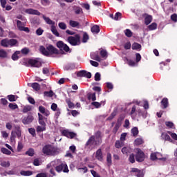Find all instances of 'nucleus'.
<instances>
[{"mask_svg": "<svg viewBox=\"0 0 177 177\" xmlns=\"http://www.w3.org/2000/svg\"><path fill=\"white\" fill-rule=\"evenodd\" d=\"M42 153L44 156H57L60 152L57 148L52 146V145H46L42 148Z\"/></svg>", "mask_w": 177, "mask_h": 177, "instance_id": "nucleus-1", "label": "nucleus"}, {"mask_svg": "<svg viewBox=\"0 0 177 177\" xmlns=\"http://www.w3.org/2000/svg\"><path fill=\"white\" fill-rule=\"evenodd\" d=\"M80 39H81V36H80V35H78V34L75 35V37L74 36H69L67 38L68 42L72 46H77V45H79L80 42Z\"/></svg>", "mask_w": 177, "mask_h": 177, "instance_id": "nucleus-2", "label": "nucleus"}, {"mask_svg": "<svg viewBox=\"0 0 177 177\" xmlns=\"http://www.w3.org/2000/svg\"><path fill=\"white\" fill-rule=\"evenodd\" d=\"M136 106H133L131 108V111L130 112V115H131V118L133 120H135L136 118V115H138V117H142L143 115V112L141 109H138L136 111ZM135 113H137L135 114Z\"/></svg>", "mask_w": 177, "mask_h": 177, "instance_id": "nucleus-3", "label": "nucleus"}, {"mask_svg": "<svg viewBox=\"0 0 177 177\" xmlns=\"http://www.w3.org/2000/svg\"><path fill=\"white\" fill-rule=\"evenodd\" d=\"M137 153L136 154V160L138 162H142V161H145V152H143V151H142V149L138 148L136 149Z\"/></svg>", "mask_w": 177, "mask_h": 177, "instance_id": "nucleus-4", "label": "nucleus"}, {"mask_svg": "<svg viewBox=\"0 0 177 177\" xmlns=\"http://www.w3.org/2000/svg\"><path fill=\"white\" fill-rule=\"evenodd\" d=\"M55 171L57 172H62L63 171V172L64 173H67L68 172V167L67 166V165L64 164V163H62L57 166L55 167Z\"/></svg>", "mask_w": 177, "mask_h": 177, "instance_id": "nucleus-5", "label": "nucleus"}, {"mask_svg": "<svg viewBox=\"0 0 177 177\" xmlns=\"http://www.w3.org/2000/svg\"><path fill=\"white\" fill-rule=\"evenodd\" d=\"M77 77H84L85 78H92V74L91 72H88L85 70L80 71L77 73Z\"/></svg>", "mask_w": 177, "mask_h": 177, "instance_id": "nucleus-6", "label": "nucleus"}, {"mask_svg": "<svg viewBox=\"0 0 177 177\" xmlns=\"http://www.w3.org/2000/svg\"><path fill=\"white\" fill-rule=\"evenodd\" d=\"M28 64H30L31 67H41L42 63L37 59H30L28 61Z\"/></svg>", "mask_w": 177, "mask_h": 177, "instance_id": "nucleus-7", "label": "nucleus"}, {"mask_svg": "<svg viewBox=\"0 0 177 177\" xmlns=\"http://www.w3.org/2000/svg\"><path fill=\"white\" fill-rule=\"evenodd\" d=\"M62 135L63 136H66V138H68L69 139H74L75 136H77V134L74 132H71L68 130H63L62 131Z\"/></svg>", "mask_w": 177, "mask_h": 177, "instance_id": "nucleus-8", "label": "nucleus"}, {"mask_svg": "<svg viewBox=\"0 0 177 177\" xmlns=\"http://www.w3.org/2000/svg\"><path fill=\"white\" fill-rule=\"evenodd\" d=\"M47 50H48V53L50 55H59V50L56 48L53 45L49 44L46 47Z\"/></svg>", "mask_w": 177, "mask_h": 177, "instance_id": "nucleus-9", "label": "nucleus"}, {"mask_svg": "<svg viewBox=\"0 0 177 177\" xmlns=\"http://www.w3.org/2000/svg\"><path fill=\"white\" fill-rule=\"evenodd\" d=\"M32 121H34V116L28 115L27 117L23 118L22 123L24 125H28V124H31Z\"/></svg>", "mask_w": 177, "mask_h": 177, "instance_id": "nucleus-10", "label": "nucleus"}, {"mask_svg": "<svg viewBox=\"0 0 177 177\" xmlns=\"http://www.w3.org/2000/svg\"><path fill=\"white\" fill-rule=\"evenodd\" d=\"M94 144L95 145H99L97 141L95 140V136H91L86 142V146H93Z\"/></svg>", "mask_w": 177, "mask_h": 177, "instance_id": "nucleus-11", "label": "nucleus"}, {"mask_svg": "<svg viewBox=\"0 0 177 177\" xmlns=\"http://www.w3.org/2000/svg\"><path fill=\"white\" fill-rule=\"evenodd\" d=\"M38 117H39V125L46 127V123L45 122V121L46 122L48 121V118H45L41 113H38Z\"/></svg>", "mask_w": 177, "mask_h": 177, "instance_id": "nucleus-12", "label": "nucleus"}, {"mask_svg": "<svg viewBox=\"0 0 177 177\" xmlns=\"http://www.w3.org/2000/svg\"><path fill=\"white\" fill-rule=\"evenodd\" d=\"M25 13L28 15H35L36 16H41V12L38 10H34L32 8H28L25 10Z\"/></svg>", "mask_w": 177, "mask_h": 177, "instance_id": "nucleus-13", "label": "nucleus"}, {"mask_svg": "<svg viewBox=\"0 0 177 177\" xmlns=\"http://www.w3.org/2000/svg\"><path fill=\"white\" fill-rule=\"evenodd\" d=\"M95 139H96V142L98 145H100L102 143V138H103V135L102 134V131H97L95 133Z\"/></svg>", "mask_w": 177, "mask_h": 177, "instance_id": "nucleus-14", "label": "nucleus"}, {"mask_svg": "<svg viewBox=\"0 0 177 177\" xmlns=\"http://www.w3.org/2000/svg\"><path fill=\"white\" fill-rule=\"evenodd\" d=\"M39 111L41 114H44V115H45V117H49V115H50V112H49V111L48 109H45V107H44L42 106H39Z\"/></svg>", "mask_w": 177, "mask_h": 177, "instance_id": "nucleus-15", "label": "nucleus"}, {"mask_svg": "<svg viewBox=\"0 0 177 177\" xmlns=\"http://www.w3.org/2000/svg\"><path fill=\"white\" fill-rule=\"evenodd\" d=\"M95 158L98 160V161H103V152L102 151V149H98L95 153Z\"/></svg>", "mask_w": 177, "mask_h": 177, "instance_id": "nucleus-16", "label": "nucleus"}, {"mask_svg": "<svg viewBox=\"0 0 177 177\" xmlns=\"http://www.w3.org/2000/svg\"><path fill=\"white\" fill-rule=\"evenodd\" d=\"M91 31L93 34H99L100 32V27L98 25H94L91 27Z\"/></svg>", "mask_w": 177, "mask_h": 177, "instance_id": "nucleus-17", "label": "nucleus"}, {"mask_svg": "<svg viewBox=\"0 0 177 177\" xmlns=\"http://www.w3.org/2000/svg\"><path fill=\"white\" fill-rule=\"evenodd\" d=\"M162 109H167L169 106V102H168V98L164 97L161 101Z\"/></svg>", "mask_w": 177, "mask_h": 177, "instance_id": "nucleus-18", "label": "nucleus"}, {"mask_svg": "<svg viewBox=\"0 0 177 177\" xmlns=\"http://www.w3.org/2000/svg\"><path fill=\"white\" fill-rule=\"evenodd\" d=\"M69 26H71V27H73V28H80V22L74 20H70Z\"/></svg>", "mask_w": 177, "mask_h": 177, "instance_id": "nucleus-19", "label": "nucleus"}, {"mask_svg": "<svg viewBox=\"0 0 177 177\" xmlns=\"http://www.w3.org/2000/svg\"><path fill=\"white\" fill-rule=\"evenodd\" d=\"M40 52L44 55V56H50V53L44 46H40Z\"/></svg>", "mask_w": 177, "mask_h": 177, "instance_id": "nucleus-20", "label": "nucleus"}, {"mask_svg": "<svg viewBox=\"0 0 177 177\" xmlns=\"http://www.w3.org/2000/svg\"><path fill=\"white\" fill-rule=\"evenodd\" d=\"M14 132L15 135H17L18 139H20V138H21V129L20 128V127H15V131H14Z\"/></svg>", "mask_w": 177, "mask_h": 177, "instance_id": "nucleus-21", "label": "nucleus"}, {"mask_svg": "<svg viewBox=\"0 0 177 177\" xmlns=\"http://www.w3.org/2000/svg\"><path fill=\"white\" fill-rule=\"evenodd\" d=\"M88 100H92V102H96V93H88L87 94Z\"/></svg>", "mask_w": 177, "mask_h": 177, "instance_id": "nucleus-22", "label": "nucleus"}, {"mask_svg": "<svg viewBox=\"0 0 177 177\" xmlns=\"http://www.w3.org/2000/svg\"><path fill=\"white\" fill-rule=\"evenodd\" d=\"M91 59H93V60H96V62H102V59L100 58L99 55H97V53H91Z\"/></svg>", "mask_w": 177, "mask_h": 177, "instance_id": "nucleus-23", "label": "nucleus"}, {"mask_svg": "<svg viewBox=\"0 0 177 177\" xmlns=\"http://www.w3.org/2000/svg\"><path fill=\"white\" fill-rule=\"evenodd\" d=\"M120 127H121V122H120V119H118L116 124L115 125L112 131L113 133H117V132H118V130L120 129Z\"/></svg>", "mask_w": 177, "mask_h": 177, "instance_id": "nucleus-24", "label": "nucleus"}, {"mask_svg": "<svg viewBox=\"0 0 177 177\" xmlns=\"http://www.w3.org/2000/svg\"><path fill=\"white\" fill-rule=\"evenodd\" d=\"M106 162L108 167H111L113 165V160H111V153H107L106 154Z\"/></svg>", "mask_w": 177, "mask_h": 177, "instance_id": "nucleus-25", "label": "nucleus"}, {"mask_svg": "<svg viewBox=\"0 0 177 177\" xmlns=\"http://www.w3.org/2000/svg\"><path fill=\"white\" fill-rule=\"evenodd\" d=\"M104 104V102L101 101L100 102L94 101L91 102V106H93L95 109H100L102 107V104Z\"/></svg>", "mask_w": 177, "mask_h": 177, "instance_id": "nucleus-26", "label": "nucleus"}, {"mask_svg": "<svg viewBox=\"0 0 177 177\" xmlns=\"http://www.w3.org/2000/svg\"><path fill=\"white\" fill-rule=\"evenodd\" d=\"M43 19L47 24H49L50 26H55V21H52L49 17L43 15Z\"/></svg>", "mask_w": 177, "mask_h": 177, "instance_id": "nucleus-27", "label": "nucleus"}, {"mask_svg": "<svg viewBox=\"0 0 177 177\" xmlns=\"http://www.w3.org/2000/svg\"><path fill=\"white\" fill-rule=\"evenodd\" d=\"M1 46H3V48H10L9 39H2L1 41Z\"/></svg>", "mask_w": 177, "mask_h": 177, "instance_id": "nucleus-28", "label": "nucleus"}, {"mask_svg": "<svg viewBox=\"0 0 177 177\" xmlns=\"http://www.w3.org/2000/svg\"><path fill=\"white\" fill-rule=\"evenodd\" d=\"M20 174L22 176H31V175H32V171H30V170L24 171V170H22V171H20Z\"/></svg>", "mask_w": 177, "mask_h": 177, "instance_id": "nucleus-29", "label": "nucleus"}, {"mask_svg": "<svg viewBox=\"0 0 177 177\" xmlns=\"http://www.w3.org/2000/svg\"><path fill=\"white\" fill-rule=\"evenodd\" d=\"M31 87L34 89V91H36V92H38L41 89V86L39 83L35 82L31 84Z\"/></svg>", "mask_w": 177, "mask_h": 177, "instance_id": "nucleus-30", "label": "nucleus"}, {"mask_svg": "<svg viewBox=\"0 0 177 177\" xmlns=\"http://www.w3.org/2000/svg\"><path fill=\"white\" fill-rule=\"evenodd\" d=\"M131 48L133 50H138L139 49H142V45L139 43H133L131 46Z\"/></svg>", "mask_w": 177, "mask_h": 177, "instance_id": "nucleus-31", "label": "nucleus"}, {"mask_svg": "<svg viewBox=\"0 0 177 177\" xmlns=\"http://www.w3.org/2000/svg\"><path fill=\"white\" fill-rule=\"evenodd\" d=\"M73 10L75 11V15H81V13H84V11H82V9L80 6H75Z\"/></svg>", "mask_w": 177, "mask_h": 177, "instance_id": "nucleus-32", "label": "nucleus"}, {"mask_svg": "<svg viewBox=\"0 0 177 177\" xmlns=\"http://www.w3.org/2000/svg\"><path fill=\"white\" fill-rule=\"evenodd\" d=\"M161 137L164 140H167L168 142H171L172 140L169 135L167 133H162Z\"/></svg>", "mask_w": 177, "mask_h": 177, "instance_id": "nucleus-33", "label": "nucleus"}, {"mask_svg": "<svg viewBox=\"0 0 177 177\" xmlns=\"http://www.w3.org/2000/svg\"><path fill=\"white\" fill-rule=\"evenodd\" d=\"M152 21H153V17H151V15H148L145 19V23L146 26H149V24H150V23H151Z\"/></svg>", "mask_w": 177, "mask_h": 177, "instance_id": "nucleus-34", "label": "nucleus"}, {"mask_svg": "<svg viewBox=\"0 0 177 177\" xmlns=\"http://www.w3.org/2000/svg\"><path fill=\"white\" fill-rule=\"evenodd\" d=\"M26 156H29V157H34V154H35V151L32 148H30L26 152Z\"/></svg>", "mask_w": 177, "mask_h": 177, "instance_id": "nucleus-35", "label": "nucleus"}, {"mask_svg": "<svg viewBox=\"0 0 177 177\" xmlns=\"http://www.w3.org/2000/svg\"><path fill=\"white\" fill-rule=\"evenodd\" d=\"M9 41V46L10 48H12L13 46H16V44H17V39H8Z\"/></svg>", "mask_w": 177, "mask_h": 177, "instance_id": "nucleus-36", "label": "nucleus"}, {"mask_svg": "<svg viewBox=\"0 0 177 177\" xmlns=\"http://www.w3.org/2000/svg\"><path fill=\"white\" fill-rule=\"evenodd\" d=\"M16 136H17V135L15 133V131H12L11 132V136H10L11 143H16Z\"/></svg>", "mask_w": 177, "mask_h": 177, "instance_id": "nucleus-37", "label": "nucleus"}, {"mask_svg": "<svg viewBox=\"0 0 177 177\" xmlns=\"http://www.w3.org/2000/svg\"><path fill=\"white\" fill-rule=\"evenodd\" d=\"M51 31L55 37H60V34H59V32H57V30L56 29V26H55V25L51 26Z\"/></svg>", "mask_w": 177, "mask_h": 177, "instance_id": "nucleus-38", "label": "nucleus"}, {"mask_svg": "<svg viewBox=\"0 0 177 177\" xmlns=\"http://www.w3.org/2000/svg\"><path fill=\"white\" fill-rule=\"evenodd\" d=\"M31 110H32V107L31 106V105H26L24 106L22 113H28V111H31Z\"/></svg>", "mask_w": 177, "mask_h": 177, "instance_id": "nucleus-39", "label": "nucleus"}, {"mask_svg": "<svg viewBox=\"0 0 177 177\" xmlns=\"http://www.w3.org/2000/svg\"><path fill=\"white\" fill-rule=\"evenodd\" d=\"M131 133L134 138H136V136L139 135V129H138V127H133V129H131Z\"/></svg>", "mask_w": 177, "mask_h": 177, "instance_id": "nucleus-40", "label": "nucleus"}, {"mask_svg": "<svg viewBox=\"0 0 177 177\" xmlns=\"http://www.w3.org/2000/svg\"><path fill=\"white\" fill-rule=\"evenodd\" d=\"M0 57L6 59V57H8V53L3 49H0Z\"/></svg>", "mask_w": 177, "mask_h": 177, "instance_id": "nucleus-41", "label": "nucleus"}, {"mask_svg": "<svg viewBox=\"0 0 177 177\" xmlns=\"http://www.w3.org/2000/svg\"><path fill=\"white\" fill-rule=\"evenodd\" d=\"M66 103L68 104L70 109H74L75 107V105L73 103V102H71L70 98L66 100Z\"/></svg>", "mask_w": 177, "mask_h": 177, "instance_id": "nucleus-42", "label": "nucleus"}, {"mask_svg": "<svg viewBox=\"0 0 177 177\" xmlns=\"http://www.w3.org/2000/svg\"><path fill=\"white\" fill-rule=\"evenodd\" d=\"M165 125L167 127V128L175 129V124L172 122L167 121L165 122Z\"/></svg>", "mask_w": 177, "mask_h": 177, "instance_id": "nucleus-43", "label": "nucleus"}, {"mask_svg": "<svg viewBox=\"0 0 177 177\" xmlns=\"http://www.w3.org/2000/svg\"><path fill=\"white\" fill-rule=\"evenodd\" d=\"M1 151L3 154H6L7 156H10V154H12V152L5 147L1 148Z\"/></svg>", "mask_w": 177, "mask_h": 177, "instance_id": "nucleus-44", "label": "nucleus"}, {"mask_svg": "<svg viewBox=\"0 0 177 177\" xmlns=\"http://www.w3.org/2000/svg\"><path fill=\"white\" fill-rule=\"evenodd\" d=\"M100 54L103 59H107V50L102 49L100 50Z\"/></svg>", "mask_w": 177, "mask_h": 177, "instance_id": "nucleus-45", "label": "nucleus"}, {"mask_svg": "<svg viewBox=\"0 0 177 177\" xmlns=\"http://www.w3.org/2000/svg\"><path fill=\"white\" fill-rule=\"evenodd\" d=\"M148 28L150 31L157 30V23L156 22L152 23L151 25L148 26Z\"/></svg>", "mask_w": 177, "mask_h": 177, "instance_id": "nucleus-46", "label": "nucleus"}, {"mask_svg": "<svg viewBox=\"0 0 177 177\" xmlns=\"http://www.w3.org/2000/svg\"><path fill=\"white\" fill-rule=\"evenodd\" d=\"M134 145L136 146H140V145H143V139L142 138H137L134 141Z\"/></svg>", "mask_w": 177, "mask_h": 177, "instance_id": "nucleus-47", "label": "nucleus"}, {"mask_svg": "<svg viewBox=\"0 0 177 177\" xmlns=\"http://www.w3.org/2000/svg\"><path fill=\"white\" fill-rule=\"evenodd\" d=\"M37 132H44V131H46V126H37L36 129Z\"/></svg>", "mask_w": 177, "mask_h": 177, "instance_id": "nucleus-48", "label": "nucleus"}, {"mask_svg": "<svg viewBox=\"0 0 177 177\" xmlns=\"http://www.w3.org/2000/svg\"><path fill=\"white\" fill-rule=\"evenodd\" d=\"M19 55H20V51H16L14 54L12 55V60H19Z\"/></svg>", "mask_w": 177, "mask_h": 177, "instance_id": "nucleus-49", "label": "nucleus"}, {"mask_svg": "<svg viewBox=\"0 0 177 177\" xmlns=\"http://www.w3.org/2000/svg\"><path fill=\"white\" fill-rule=\"evenodd\" d=\"M65 44H64V42L62 41H59L57 42V46L59 48V49H60V50H63V48L64 47Z\"/></svg>", "mask_w": 177, "mask_h": 177, "instance_id": "nucleus-50", "label": "nucleus"}, {"mask_svg": "<svg viewBox=\"0 0 177 177\" xmlns=\"http://www.w3.org/2000/svg\"><path fill=\"white\" fill-rule=\"evenodd\" d=\"M127 64L130 66L131 67H135L136 66V62L132 59H127Z\"/></svg>", "mask_w": 177, "mask_h": 177, "instance_id": "nucleus-51", "label": "nucleus"}, {"mask_svg": "<svg viewBox=\"0 0 177 177\" xmlns=\"http://www.w3.org/2000/svg\"><path fill=\"white\" fill-rule=\"evenodd\" d=\"M8 99L9 102H16V100H17V99H16V95H8Z\"/></svg>", "mask_w": 177, "mask_h": 177, "instance_id": "nucleus-52", "label": "nucleus"}, {"mask_svg": "<svg viewBox=\"0 0 177 177\" xmlns=\"http://www.w3.org/2000/svg\"><path fill=\"white\" fill-rule=\"evenodd\" d=\"M28 132H29V133H30V135H32V136L33 138H35V136H37V133H35V129H34V128H29L28 129Z\"/></svg>", "mask_w": 177, "mask_h": 177, "instance_id": "nucleus-53", "label": "nucleus"}, {"mask_svg": "<svg viewBox=\"0 0 177 177\" xmlns=\"http://www.w3.org/2000/svg\"><path fill=\"white\" fill-rule=\"evenodd\" d=\"M124 34L126 37H128V38H131V37H132V31H131L129 29H126L124 30Z\"/></svg>", "mask_w": 177, "mask_h": 177, "instance_id": "nucleus-54", "label": "nucleus"}, {"mask_svg": "<svg viewBox=\"0 0 177 177\" xmlns=\"http://www.w3.org/2000/svg\"><path fill=\"white\" fill-rule=\"evenodd\" d=\"M8 107L11 110H16V109L19 108V106H17V104H16L10 103L9 105H8Z\"/></svg>", "mask_w": 177, "mask_h": 177, "instance_id": "nucleus-55", "label": "nucleus"}, {"mask_svg": "<svg viewBox=\"0 0 177 177\" xmlns=\"http://www.w3.org/2000/svg\"><path fill=\"white\" fill-rule=\"evenodd\" d=\"M117 115V111H113L111 114L107 118L108 121H111L114 117Z\"/></svg>", "mask_w": 177, "mask_h": 177, "instance_id": "nucleus-56", "label": "nucleus"}, {"mask_svg": "<svg viewBox=\"0 0 177 177\" xmlns=\"http://www.w3.org/2000/svg\"><path fill=\"white\" fill-rule=\"evenodd\" d=\"M58 27H59L61 30H66L67 28V25H66L64 22H59Z\"/></svg>", "mask_w": 177, "mask_h": 177, "instance_id": "nucleus-57", "label": "nucleus"}, {"mask_svg": "<svg viewBox=\"0 0 177 177\" xmlns=\"http://www.w3.org/2000/svg\"><path fill=\"white\" fill-rule=\"evenodd\" d=\"M88 39H89V35H88V33L86 32L84 33L82 42H88Z\"/></svg>", "mask_w": 177, "mask_h": 177, "instance_id": "nucleus-58", "label": "nucleus"}, {"mask_svg": "<svg viewBox=\"0 0 177 177\" xmlns=\"http://www.w3.org/2000/svg\"><path fill=\"white\" fill-rule=\"evenodd\" d=\"M129 161L131 162V164H133L135 162V154L131 153L129 156Z\"/></svg>", "mask_w": 177, "mask_h": 177, "instance_id": "nucleus-59", "label": "nucleus"}, {"mask_svg": "<svg viewBox=\"0 0 177 177\" xmlns=\"http://www.w3.org/2000/svg\"><path fill=\"white\" fill-rule=\"evenodd\" d=\"M44 96H48V97H52L53 96V91L50 90V91H45Z\"/></svg>", "mask_w": 177, "mask_h": 177, "instance_id": "nucleus-60", "label": "nucleus"}, {"mask_svg": "<svg viewBox=\"0 0 177 177\" xmlns=\"http://www.w3.org/2000/svg\"><path fill=\"white\" fill-rule=\"evenodd\" d=\"M17 26L18 30L20 31V30L23 27V22H21V21H20V20H17Z\"/></svg>", "mask_w": 177, "mask_h": 177, "instance_id": "nucleus-61", "label": "nucleus"}, {"mask_svg": "<svg viewBox=\"0 0 177 177\" xmlns=\"http://www.w3.org/2000/svg\"><path fill=\"white\" fill-rule=\"evenodd\" d=\"M100 77H101L100 73L97 72L94 76L95 81H100L101 80Z\"/></svg>", "mask_w": 177, "mask_h": 177, "instance_id": "nucleus-62", "label": "nucleus"}, {"mask_svg": "<svg viewBox=\"0 0 177 177\" xmlns=\"http://www.w3.org/2000/svg\"><path fill=\"white\" fill-rule=\"evenodd\" d=\"M129 147H124L122 149V153L123 154H127L129 153Z\"/></svg>", "mask_w": 177, "mask_h": 177, "instance_id": "nucleus-63", "label": "nucleus"}, {"mask_svg": "<svg viewBox=\"0 0 177 177\" xmlns=\"http://www.w3.org/2000/svg\"><path fill=\"white\" fill-rule=\"evenodd\" d=\"M171 19L172 21H174V23H176L177 21V15L176 14H173L171 15Z\"/></svg>", "mask_w": 177, "mask_h": 177, "instance_id": "nucleus-64", "label": "nucleus"}]
</instances>
